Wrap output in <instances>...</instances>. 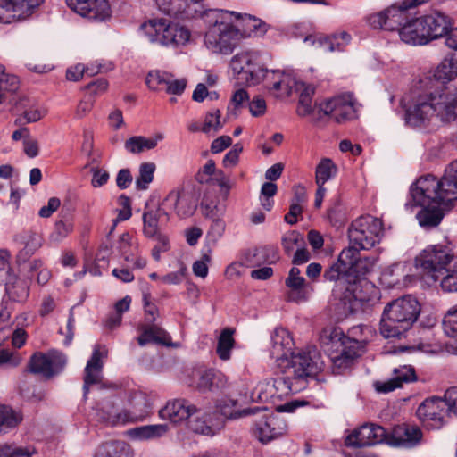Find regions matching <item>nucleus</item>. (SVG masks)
<instances>
[{"instance_id": "1", "label": "nucleus", "mask_w": 457, "mask_h": 457, "mask_svg": "<svg viewBox=\"0 0 457 457\" xmlns=\"http://www.w3.org/2000/svg\"><path fill=\"white\" fill-rule=\"evenodd\" d=\"M202 19L207 26L204 46L215 54H231L248 34L238 28L234 12L208 9L203 12Z\"/></svg>"}, {"instance_id": "2", "label": "nucleus", "mask_w": 457, "mask_h": 457, "mask_svg": "<svg viewBox=\"0 0 457 457\" xmlns=\"http://www.w3.org/2000/svg\"><path fill=\"white\" fill-rule=\"evenodd\" d=\"M411 196L424 204L429 199H437L443 204L457 200V160L452 162L437 180L434 176L420 178L411 187Z\"/></svg>"}, {"instance_id": "3", "label": "nucleus", "mask_w": 457, "mask_h": 457, "mask_svg": "<svg viewBox=\"0 0 457 457\" xmlns=\"http://www.w3.org/2000/svg\"><path fill=\"white\" fill-rule=\"evenodd\" d=\"M281 373L294 379L298 385L305 387L309 378L316 377L324 368V361L320 353L311 347L306 351L291 353L287 358L279 361Z\"/></svg>"}, {"instance_id": "4", "label": "nucleus", "mask_w": 457, "mask_h": 457, "mask_svg": "<svg viewBox=\"0 0 457 457\" xmlns=\"http://www.w3.org/2000/svg\"><path fill=\"white\" fill-rule=\"evenodd\" d=\"M141 29L150 42L173 49L186 46L191 38L187 27L165 19L149 20Z\"/></svg>"}, {"instance_id": "5", "label": "nucleus", "mask_w": 457, "mask_h": 457, "mask_svg": "<svg viewBox=\"0 0 457 457\" xmlns=\"http://www.w3.org/2000/svg\"><path fill=\"white\" fill-rule=\"evenodd\" d=\"M360 251L353 247L345 248L339 254L337 262L325 271L324 277L336 281L341 276L359 278L370 272L376 263L375 257H361Z\"/></svg>"}, {"instance_id": "6", "label": "nucleus", "mask_w": 457, "mask_h": 457, "mask_svg": "<svg viewBox=\"0 0 457 457\" xmlns=\"http://www.w3.org/2000/svg\"><path fill=\"white\" fill-rule=\"evenodd\" d=\"M382 221L370 215L361 216L348 228L349 246L356 250H368L375 246L383 236Z\"/></svg>"}, {"instance_id": "7", "label": "nucleus", "mask_w": 457, "mask_h": 457, "mask_svg": "<svg viewBox=\"0 0 457 457\" xmlns=\"http://www.w3.org/2000/svg\"><path fill=\"white\" fill-rule=\"evenodd\" d=\"M230 69L237 83L256 85L265 76L266 69L258 51H244L237 54L230 60Z\"/></svg>"}, {"instance_id": "8", "label": "nucleus", "mask_w": 457, "mask_h": 457, "mask_svg": "<svg viewBox=\"0 0 457 457\" xmlns=\"http://www.w3.org/2000/svg\"><path fill=\"white\" fill-rule=\"evenodd\" d=\"M257 414L254 420L253 435L262 443L266 444L284 435L287 425L276 415L268 413L266 409L248 408L242 411L241 415Z\"/></svg>"}, {"instance_id": "9", "label": "nucleus", "mask_w": 457, "mask_h": 457, "mask_svg": "<svg viewBox=\"0 0 457 457\" xmlns=\"http://www.w3.org/2000/svg\"><path fill=\"white\" fill-rule=\"evenodd\" d=\"M457 259L450 253L449 250L441 245L429 246L425 249L417 258L416 265L422 270V276L425 280L434 282L439 279L438 272L450 266V262Z\"/></svg>"}, {"instance_id": "10", "label": "nucleus", "mask_w": 457, "mask_h": 457, "mask_svg": "<svg viewBox=\"0 0 457 457\" xmlns=\"http://www.w3.org/2000/svg\"><path fill=\"white\" fill-rule=\"evenodd\" d=\"M319 111L337 123L345 122L357 116L356 101L351 94L339 95L320 103Z\"/></svg>"}, {"instance_id": "11", "label": "nucleus", "mask_w": 457, "mask_h": 457, "mask_svg": "<svg viewBox=\"0 0 457 457\" xmlns=\"http://www.w3.org/2000/svg\"><path fill=\"white\" fill-rule=\"evenodd\" d=\"M408 5L404 3L401 5L393 4L386 10L372 14L368 18L370 27L375 29H383L386 30L399 31V29L409 18Z\"/></svg>"}, {"instance_id": "12", "label": "nucleus", "mask_w": 457, "mask_h": 457, "mask_svg": "<svg viewBox=\"0 0 457 457\" xmlns=\"http://www.w3.org/2000/svg\"><path fill=\"white\" fill-rule=\"evenodd\" d=\"M155 3L160 12L175 19L202 18L205 11L201 0H155Z\"/></svg>"}, {"instance_id": "13", "label": "nucleus", "mask_w": 457, "mask_h": 457, "mask_svg": "<svg viewBox=\"0 0 457 457\" xmlns=\"http://www.w3.org/2000/svg\"><path fill=\"white\" fill-rule=\"evenodd\" d=\"M129 409L123 410L115 416L107 417L112 423H128L143 420L152 408L149 396L143 392H133L129 396Z\"/></svg>"}, {"instance_id": "14", "label": "nucleus", "mask_w": 457, "mask_h": 457, "mask_svg": "<svg viewBox=\"0 0 457 457\" xmlns=\"http://www.w3.org/2000/svg\"><path fill=\"white\" fill-rule=\"evenodd\" d=\"M365 342L353 338H345L341 346L336 351L338 353L331 356L334 373L340 374L349 369L354 360L364 352Z\"/></svg>"}, {"instance_id": "15", "label": "nucleus", "mask_w": 457, "mask_h": 457, "mask_svg": "<svg viewBox=\"0 0 457 457\" xmlns=\"http://www.w3.org/2000/svg\"><path fill=\"white\" fill-rule=\"evenodd\" d=\"M227 384V377L212 369H196L190 376V386L200 393L215 392L225 388Z\"/></svg>"}, {"instance_id": "16", "label": "nucleus", "mask_w": 457, "mask_h": 457, "mask_svg": "<svg viewBox=\"0 0 457 457\" xmlns=\"http://www.w3.org/2000/svg\"><path fill=\"white\" fill-rule=\"evenodd\" d=\"M259 398L267 400L270 397H281L303 390V385H298L294 379L283 374L276 378H270L261 383L258 387Z\"/></svg>"}, {"instance_id": "17", "label": "nucleus", "mask_w": 457, "mask_h": 457, "mask_svg": "<svg viewBox=\"0 0 457 457\" xmlns=\"http://www.w3.org/2000/svg\"><path fill=\"white\" fill-rule=\"evenodd\" d=\"M435 114L443 122L457 120V91L446 88L431 92Z\"/></svg>"}, {"instance_id": "18", "label": "nucleus", "mask_w": 457, "mask_h": 457, "mask_svg": "<svg viewBox=\"0 0 457 457\" xmlns=\"http://www.w3.org/2000/svg\"><path fill=\"white\" fill-rule=\"evenodd\" d=\"M436 116L432 95L426 93L419 95L412 104L406 109L405 120L408 124L418 127L426 124Z\"/></svg>"}, {"instance_id": "19", "label": "nucleus", "mask_w": 457, "mask_h": 457, "mask_svg": "<svg viewBox=\"0 0 457 457\" xmlns=\"http://www.w3.org/2000/svg\"><path fill=\"white\" fill-rule=\"evenodd\" d=\"M68 6L79 15L93 21H104L111 17L107 0H66Z\"/></svg>"}, {"instance_id": "20", "label": "nucleus", "mask_w": 457, "mask_h": 457, "mask_svg": "<svg viewBox=\"0 0 457 457\" xmlns=\"http://www.w3.org/2000/svg\"><path fill=\"white\" fill-rule=\"evenodd\" d=\"M447 407L445 399L432 397L422 402L417 409L419 419L431 428H439L444 424Z\"/></svg>"}, {"instance_id": "21", "label": "nucleus", "mask_w": 457, "mask_h": 457, "mask_svg": "<svg viewBox=\"0 0 457 457\" xmlns=\"http://www.w3.org/2000/svg\"><path fill=\"white\" fill-rule=\"evenodd\" d=\"M386 437V430L378 425H363L353 430L346 438L345 445L351 447H366L381 443Z\"/></svg>"}, {"instance_id": "22", "label": "nucleus", "mask_w": 457, "mask_h": 457, "mask_svg": "<svg viewBox=\"0 0 457 457\" xmlns=\"http://www.w3.org/2000/svg\"><path fill=\"white\" fill-rule=\"evenodd\" d=\"M44 0H0V23L11 24L24 20L29 7Z\"/></svg>"}, {"instance_id": "23", "label": "nucleus", "mask_w": 457, "mask_h": 457, "mask_svg": "<svg viewBox=\"0 0 457 457\" xmlns=\"http://www.w3.org/2000/svg\"><path fill=\"white\" fill-rule=\"evenodd\" d=\"M57 361L61 362L62 365L65 363V359L61 353L50 351L47 354H45L37 352L30 357L28 370L49 378L55 374L54 365Z\"/></svg>"}, {"instance_id": "24", "label": "nucleus", "mask_w": 457, "mask_h": 457, "mask_svg": "<svg viewBox=\"0 0 457 457\" xmlns=\"http://www.w3.org/2000/svg\"><path fill=\"white\" fill-rule=\"evenodd\" d=\"M162 205L173 209L180 219L190 217L196 209L194 196L182 188L170 191L162 201Z\"/></svg>"}, {"instance_id": "25", "label": "nucleus", "mask_w": 457, "mask_h": 457, "mask_svg": "<svg viewBox=\"0 0 457 457\" xmlns=\"http://www.w3.org/2000/svg\"><path fill=\"white\" fill-rule=\"evenodd\" d=\"M413 202L417 205L423 208L417 213L416 217L419 224L426 228L436 227L444 217V211L448 208L451 204H443L437 199H429L428 202L421 204L411 196Z\"/></svg>"}, {"instance_id": "26", "label": "nucleus", "mask_w": 457, "mask_h": 457, "mask_svg": "<svg viewBox=\"0 0 457 457\" xmlns=\"http://www.w3.org/2000/svg\"><path fill=\"white\" fill-rule=\"evenodd\" d=\"M422 436L419 427L401 424L393 428L388 442L393 446L410 449L420 445Z\"/></svg>"}, {"instance_id": "27", "label": "nucleus", "mask_w": 457, "mask_h": 457, "mask_svg": "<svg viewBox=\"0 0 457 457\" xmlns=\"http://www.w3.org/2000/svg\"><path fill=\"white\" fill-rule=\"evenodd\" d=\"M198 408L186 399H174L169 401L159 411V416L162 420H169L172 423H179L187 420L190 415L196 414Z\"/></svg>"}, {"instance_id": "28", "label": "nucleus", "mask_w": 457, "mask_h": 457, "mask_svg": "<svg viewBox=\"0 0 457 457\" xmlns=\"http://www.w3.org/2000/svg\"><path fill=\"white\" fill-rule=\"evenodd\" d=\"M432 311L429 304L420 303L416 297L406 295L388 303L384 308L383 314H420Z\"/></svg>"}, {"instance_id": "29", "label": "nucleus", "mask_w": 457, "mask_h": 457, "mask_svg": "<svg viewBox=\"0 0 457 457\" xmlns=\"http://www.w3.org/2000/svg\"><path fill=\"white\" fill-rule=\"evenodd\" d=\"M105 356L106 351L104 349L101 351V347L99 345L95 347L92 356L88 360L84 370V396H87L91 386L101 383L103 378V359Z\"/></svg>"}, {"instance_id": "30", "label": "nucleus", "mask_w": 457, "mask_h": 457, "mask_svg": "<svg viewBox=\"0 0 457 457\" xmlns=\"http://www.w3.org/2000/svg\"><path fill=\"white\" fill-rule=\"evenodd\" d=\"M428 41L446 36L453 26L452 19L441 12L421 16Z\"/></svg>"}, {"instance_id": "31", "label": "nucleus", "mask_w": 457, "mask_h": 457, "mask_svg": "<svg viewBox=\"0 0 457 457\" xmlns=\"http://www.w3.org/2000/svg\"><path fill=\"white\" fill-rule=\"evenodd\" d=\"M399 37L403 42L411 46H422L429 42L421 17L408 18L399 29Z\"/></svg>"}, {"instance_id": "32", "label": "nucleus", "mask_w": 457, "mask_h": 457, "mask_svg": "<svg viewBox=\"0 0 457 457\" xmlns=\"http://www.w3.org/2000/svg\"><path fill=\"white\" fill-rule=\"evenodd\" d=\"M417 380L414 368L410 365H403L394 369L393 378L386 381H378L375 383V388L379 393H388L395 388L401 387L403 383H409Z\"/></svg>"}, {"instance_id": "33", "label": "nucleus", "mask_w": 457, "mask_h": 457, "mask_svg": "<svg viewBox=\"0 0 457 457\" xmlns=\"http://www.w3.org/2000/svg\"><path fill=\"white\" fill-rule=\"evenodd\" d=\"M293 345V338L286 328H275L271 336L270 355L276 360L278 365L283 358L290 355Z\"/></svg>"}, {"instance_id": "34", "label": "nucleus", "mask_w": 457, "mask_h": 457, "mask_svg": "<svg viewBox=\"0 0 457 457\" xmlns=\"http://www.w3.org/2000/svg\"><path fill=\"white\" fill-rule=\"evenodd\" d=\"M162 219L169 220V214L162 203L156 207H146L143 213V232L147 237H154L160 233V222Z\"/></svg>"}, {"instance_id": "35", "label": "nucleus", "mask_w": 457, "mask_h": 457, "mask_svg": "<svg viewBox=\"0 0 457 457\" xmlns=\"http://www.w3.org/2000/svg\"><path fill=\"white\" fill-rule=\"evenodd\" d=\"M234 17L237 21L238 28L245 29L247 36L244 37V39L251 37H263L270 29V25L264 21L255 16L234 12Z\"/></svg>"}, {"instance_id": "36", "label": "nucleus", "mask_w": 457, "mask_h": 457, "mask_svg": "<svg viewBox=\"0 0 457 457\" xmlns=\"http://www.w3.org/2000/svg\"><path fill=\"white\" fill-rule=\"evenodd\" d=\"M202 212L206 219L212 220L207 236L213 241H217L223 236L226 228V223L222 219L225 209L219 208L217 205L206 204L202 206Z\"/></svg>"}, {"instance_id": "37", "label": "nucleus", "mask_w": 457, "mask_h": 457, "mask_svg": "<svg viewBox=\"0 0 457 457\" xmlns=\"http://www.w3.org/2000/svg\"><path fill=\"white\" fill-rule=\"evenodd\" d=\"M412 326V317L396 319L395 316H383L380 320V332L386 338L399 337Z\"/></svg>"}, {"instance_id": "38", "label": "nucleus", "mask_w": 457, "mask_h": 457, "mask_svg": "<svg viewBox=\"0 0 457 457\" xmlns=\"http://www.w3.org/2000/svg\"><path fill=\"white\" fill-rule=\"evenodd\" d=\"M15 240L22 245L23 248L17 254V262H26L41 246L42 237L31 231L21 232L15 237Z\"/></svg>"}, {"instance_id": "39", "label": "nucleus", "mask_w": 457, "mask_h": 457, "mask_svg": "<svg viewBox=\"0 0 457 457\" xmlns=\"http://www.w3.org/2000/svg\"><path fill=\"white\" fill-rule=\"evenodd\" d=\"M163 138L164 136L162 133H157L152 137L134 136L126 140L124 147L128 152L138 154L145 151L154 149L158 142L163 140Z\"/></svg>"}, {"instance_id": "40", "label": "nucleus", "mask_w": 457, "mask_h": 457, "mask_svg": "<svg viewBox=\"0 0 457 457\" xmlns=\"http://www.w3.org/2000/svg\"><path fill=\"white\" fill-rule=\"evenodd\" d=\"M139 329L142 333L137 337V342L141 346H144L148 343L168 345L170 342V337L168 333L157 325H142Z\"/></svg>"}, {"instance_id": "41", "label": "nucleus", "mask_w": 457, "mask_h": 457, "mask_svg": "<svg viewBox=\"0 0 457 457\" xmlns=\"http://www.w3.org/2000/svg\"><path fill=\"white\" fill-rule=\"evenodd\" d=\"M285 284L290 289L288 297L291 300L298 301L306 297V281L304 278L301 276V271L298 268H291L288 276L285 280Z\"/></svg>"}, {"instance_id": "42", "label": "nucleus", "mask_w": 457, "mask_h": 457, "mask_svg": "<svg viewBox=\"0 0 457 457\" xmlns=\"http://www.w3.org/2000/svg\"><path fill=\"white\" fill-rule=\"evenodd\" d=\"M130 446L123 441L107 442L99 445L94 457H132Z\"/></svg>"}, {"instance_id": "43", "label": "nucleus", "mask_w": 457, "mask_h": 457, "mask_svg": "<svg viewBox=\"0 0 457 457\" xmlns=\"http://www.w3.org/2000/svg\"><path fill=\"white\" fill-rule=\"evenodd\" d=\"M434 77L444 83L457 78V56L447 54L434 71Z\"/></svg>"}, {"instance_id": "44", "label": "nucleus", "mask_w": 457, "mask_h": 457, "mask_svg": "<svg viewBox=\"0 0 457 457\" xmlns=\"http://www.w3.org/2000/svg\"><path fill=\"white\" fill-rule=\"evenodd\" d=\"M235 331V328H225L218 337L216 353L220 360L223 361H227L231 358L232 350L236 344L234 339Z\"/></svg>"}, {"instance_id": "45", "label": "nucleus", "mask_w": 457, "mask_h": 457, "mask_svg": "<svg viewBox=\"0 0 457 457\" xmlns=\"http://www.w3.org/2000/svg\"><path fill=\"white\" fill-rule=\"evenodd\" d=\"M368 303L358 299L352 291L346 290L338 303V311L344 314H356L368 312Z\"/></svg>"}, {"instance_id": "46", "label": "nucleus", "mask_w": 457, "mask_h": 457, "mask_svg": "<svg viewBox=\"0 0 457 457\" xmlns=\"http://www.w3.org/2000/svg\"><path fill=\"white\" fill-rule=\"evenodd\" d=\"M275 81L271 86V89L280 91L282 94L290 96L293 91L297 92L299 87H303V82L297 81L290 75L281 71H272Z\"/></svg>"}, {"instance_id": "47", "label": "nucleus", "mask_w": 457, "mask_h": 457, "mask_svg": "<svg viewBox=\"0 0 457 457\" xmlns=\"http://www.w3.org/2000/svg\"><path fill=\"white\" fill-rule=\"evenodd\" d=\"M74 230V222L68 214H62L54 225L53 230L49 235V240L53 243L62 242Z\"/></svg>"}, {"instance_id": "48", "label": "nucleus", "mask_w": 457, "mask_h": 457, "mask_svg": "<svg viewBox=\"0 0 457 457\" xmlns=\"http://www.w3.org/2000/svg\"><path fill=\"white\" fill-rule=\"evenodd\" d=\"M169 430L167 424L147 425L130 429L131 437L138 440H150L164 436Z\"/></svg>"}, {"instance_id": "49", "label": "nucleus", "mask_w": 457, "mask_h": 457, "mask_svg": "<svg viewBox=\"0 0 457 457\" xmlns=\"http://www.w3.org/2000/svg\"><path fill=\"white\" fill-rule=\"evenodd\" d=\"M349 338L344 335L343 330L340 328L335 326H328L322 329L320 335V344L330 349H338L341 346L344 339Z\"/></svg>"}, {"instance_id": "50", "label": "nucleus", "mask_w": 457, "mask_h": 457, "mask_svg": "<svg viewBox=\"0 0 457 457\" xmlns=\"http://www.w3.org/2000/svg\"><path fill=\"white\" fill-rule=\"evenodd\" d=\"M440 286L445 292H457V259L450 262V266L438 272Z\"/></svg>"}, {"instance_id": "51", "label": "nucleus", "mask_w": 457, "mask_h": 457, "mask_svg": "<svg viewBox=\"0 0 457 457\" xmlns=\"http://www.w3.org/2000/svg\"><path fill=\"white\" fill-rule=\"evenodd\" d=\"M4 285L7 295L13 301H23L29 295L27 285L18 279L15 275L10 276L9 278L4 281Z\"/></svg>"}, {"instance_id": "52", "label": "nucleus", "mask_w": 457, "mask_h": 457, "mask_svg": "<svg viewBox=\"0 0 457 457\" xmlns=\"http://www.w3.org/2000/svg\"><path fill=\"white\" fill-rule=\"evenodd\" d=\"M351 36L347 32L342 31L331 37H321L317 43L323 47L325 51L334 52L343 50V48L349 44Z\"/></svg>"}, {"instance_id": "53", "label": "nucleus", "mask_w": 457, "mask_h": 457, "mask_svg": "<svg viewBox=\"0 0 457 457\" xmlns=\"http://www.w3.org/2000/svg\"><path fill=\"white\" fill-rule=\"evenodd\" d=\"M297 92L300 94L297 106L298 115L302 117L310 115L313 111L312 97L314 94V87L303 83V87H299Z\"/></svg>"}, {"instance_id": "54", "label": "nucleus", "mask_w": 457, "mask_h": 457, "mask_svg": "<svg viewBox=\"0 0 457 457\" xmlns=\"http://www.w3.org/2000/svg\"><path fill=\"white\" fill-rule=\"evenodd\" d=\"M22 420V416L10 407L0 405V435L7 429L16 427Z\"/></svg>"}, {"instance_id": "55", "label": "nucleus", "mask_w": 457, "mask_h": 457, "mask_svg": "<svg viewBox=\"0 0 457 457\" xmlns=\"http://www.w3.org/2000/svg\"><path fill=\"white\" fill-rule=\"evenodd\" d=\"M189 429L196 434L212 436L214 434L213 429L208 425L204 411L198 409L196 414L190 415L187 420Z\"/></svg>"}, {"instance_id": "56", "label": "nucleus", "mask_w": 457, "mask_h": 457, "mask_svg": "<svg viewBox=\"0 0 457 457\" xmlns=\"http://www.w3.org/2000/svg\"><path fill=\"white\" fill-rule=\"evenodd\" d=\"M337 166L331 159L323 158L319 162L315 170V183H326L337 173Z\"/></svg>"}, {"instance_id": "57", "label": "nucleus", "mask_w": 457, "mask_h": 457, "mask_svg": "<svg viewBox=\"0 0 457 457\" xmlns=\"http://www.w3.org/2000/svg\"><path fill=\"white\" fill-rule=\"evenodd\" d=\"M122 411H119L114 405L112 401L104 400L101 403H97L96 409V415L99 421L107 423L112 426L120 425V423H112V421L107 417H113L117 413H120Z\"/></svg>"}, {"instance_id": "58", "label": "nucleus", "mask_w": 457, "mask_h": 457, "mask_svg": "<svg viewBox=\"0 0 457 457\" xmlns=\"http://www.w3.org/2000/svg\"><path fill=\"white\" fill-rule=\"evenodd\" d=\"M155 165L153 162H144L139 166V174L136 179L137 187L145 190L154 179Z\"/></svg>"}, {"instance_id": "59", "label": "nucleus", "mask_w": 457, "mask_h": 457, "mask_svg": "<svg viewBox=\"0 0 457 457\" xmlns=\"http://www.w3.org/2000/svg\"><path fill=\"white\" fill-rule=\"evenodd\" d=\"M19 79L16 76L6 74L0 77V104L4 99L5 92H14L18 89Z\"/></svg>"}, {"instance_id": "60", "label": "nucleus", "mask_w": 457, "mask_h": 457, "mask_svg": "<svg viewBox=\"0 0 457 457\" xmlns=\"http://www.w3.org/2000/svg\"><path fill=\"white\" fill-rule=\"evenodd\" d=\"M169 77L170 73L161 71H153L148 73L145 82L149 88L157 90L161 86H166Z\"/></svg>"}, {"instance_id": "61", "label": "nucleus", "mask_w": 457, "mask_h": 457, "mask_svg": "<svg viewBox=\"0 0 457 457\" xmlns=\"http://www.w3.org/2000/svg\"><path fill=\"white\" fill-rule=\"evenodd\" d=\"M212 251L209 249L206 253H204L200 260L195 261L193 263L192 270L195 276L205 278L208 275V264L212 261L211 257Z\"/></svg>"}, {"instance_id": "62", "label": "nucleus", "mask_w": 457, "mask_h": 457, "mask_svg": "<svg viewBox=\"0 0 457 457\" xmlns=\"http://www.w3.org/2000/svg\"><path fill=\"white\" fill-rule=\"evenodd\" d=\"M0 457H32V452L28 448L12 445H0Z\"/></svg>"}, {"instance_id": "63", "label": "nucleus", "mask_w": 457, "mask_h": 457, "mask_svg": "<svg viewBox=\"0 0 457 457\" xmlns=\"http://www.w3.org/2000/svg\"><path fill=\"white\" fill-rule=\"evenodd\" d=\"M217 171L213 160H209L195 174V179L201 184H210L212 177Z\"/></svg>"}, {"instance_id": "64", "label": "nucleus", "mask_w": 457, "mask_h": 457, "mask_svg": "<svg viewBox=\"0 0 457 457\" xmlns=\"http://www.w3.org/2000/svg\"><path fill=\"white\" fill-rule=\"evenodd\" d=\"M281 242L285 253L290 254L295 246L300 245V243L303 242V238L299 233L290 231L283 236Z\"/></svg>"}]
</instances>
